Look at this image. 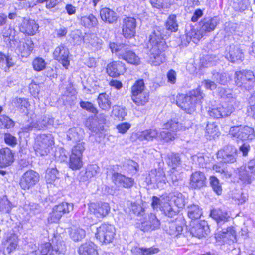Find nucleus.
I'll list each match as a JSON object with an SVG mask.
<instances>
[{
  "instance_id": "15",
  "label": "nucleus",
  "mask_w": 255,
  "mask_h": 255,
  "mask_svg": "<svg viewBox=\"0 0 255 255\" xmlns=\"http://www.w3.org/2000/svg\"><path fill=\"white\" fill-rule=\"evenodd\" d=\"M16 33V30L11 26L5 27L1 32L4 42L8 47L13 49H15L17 43Z\"/></svg>"
},
{
  "instance_id": "49",
  "label": "nucleus",
  "mask_w": 255,
  "mask_h": 255,
  "mask_svg": "<svg viewBox=\"0 0 255 255\" xmlns=\"http://www.w3.org/2000/svg\"><path fill=\"white\" fill-rule=\"evenodd\" d=\"M212 79L216 83L221 85H226L228 82L227 75L225 73H219L214 71L212 73Z\"/></svg>"
},
{
  "instance_id": "6",
  "label": "nucleus",
  "mask_w": 255,
  "mask_h": 255,
  "mask_svg": "<svg viewBox=\"0 0 255 255\" xmlns=\"http://www.w3.org/2000/svg\"><path fill=\"white\" fill-rule=\"evenodd\" d=\"M114 227L108 224H103L97 228L96 238L102 244H107L112 242L115 234Z\"/></svg>"
},
{
  "instance_id": "54",
  "label": "nucleus",
  "mask_w": 255,
  "mask_h": 255,
  "mask_svg": "<svg viewBox=\"0 0 255 255\" xmlns=\"http://www.w3.org/2000/svg\"><path fill=\"white\" fill-rule=\"evenodd\" d=\"M145 85L143 80H139L135 82L131 87V95H137L138 94L145 91Z\"/></svg>"
},
{
  "instance_id": "50",
  "label": "nucleus",
  "mask_w": 255,
  "mask_h": 255,
  "mask_svg": "<svg viewBox=\"0 0 255 255\" xmlns=\"http://www.w3.org/2000/svg\"><path fill=\"white\" fill-rule=\"evenodd\" d=\"M218 93L222 98L231 100L235 99V95L233 93L232 90L230 89H225L223 87H218Z\"/></svg>"
},
{
  "instance_id": "46",
  "label": "nucleus",
  "mask_w": 255,
  "mask_h": 255,
  "mask_svg": "<svg viewBox=\"0 0 255 255\" xmlns=\"http://www.w3.org/2000/svg\"><path fill=\"white\" fill-rule=\"evenodd\" d=\"M53 119L49 115H44L36 122V128L40 130L48 125H52Z\"/></svg>"
},
{
  "instance_id": "1",
  "label": "nucleus",
  "mask_w": 255,
  "mask_h": 255,
  "mask_svg": "<svg viewBox=\"0 0 255 255\" xmlns=\"http://www.w3.org/2000/svg\"><path fill=\"white\" fill-rule=\"evenodd\" d=\"M178 25L175 15L169 16L166 22V29L161 27H156L150 36L148 47L149 52L150 61L153 65L161 64L165 61L164 51L167 48L164 37L166 36L167 31L175 32L177 31Z\"/></svg>"
},
{
  "instance_id": "16",
  "label": "nucleus",
  "mask_w": 255,
  "mask_h": 255,
  "mask_svg": "<svg viewBox=\"0 0 255 255\" xmlns=\"http://www.w3.org/2000/svg\"><path fill=\"white\" fill-rule=\"evenodd\" d=\"M160 222L154 214L149 215L148 218L138 224V227L144 232L154 230L159 228Z\"/></svg>"
},
{
  "instance_id": "12",
  "label": "nucleus",
  "mask_w": 255,
  "mask_h": 255,
  "mask_svg": "<svg viewBox=\"0 0 255 255\" xmlns=\"http://www.w3.org/2000/svg\"><path fill=\"white\" fill-rule=\"evenodd\" d=\"M89 209L96 217L102 218L108 214L110 207L108 203L105 202L91 203L89 204Z\"/></svg>"
},
{
  "instance_id": "9",
  "label": "nucleus",
  "mask_w": 255,
  "mask_h": 255,
  "mask_svg": "<svg viewBox=\"0 0 255 255\" xmlns=\"http://www.w3.org/2000/svg\"><path fill=\"white\" fill-rule=\"evenodd\" d=\"M19 243L18 236L15 234L3 238L1 246V251L5 255L10 254L17 248Z\"/></svg>"
},
{
  "instance_id": "40",
  "label": "nucleus",
  "mask_w": 255,
  "mask_h": 255,
  "mask_svg": "<svg viewBox=\"0 0 255 255\" xmlns=\"http://www.w3.org/2000/svg\"><path fill=\"white\" fill-rule=\"evenodd\" d=\"M183 230V226L176 221L169 223L168 229L167 231L170 235L178 237L182 233Z\"/></svg>"
},
{
  "instance_id": "61",
  "label": "nucleus",
  "mask_w": 255,
  "mask_h": 255,
  "mask_svg": "<svg viewBox=\"0 0 255 255\" xmlns=\"http://www.w3.org/2000/svg\"><path fill=\"white\" fill-rule=\"evenodd\" d=\"M112 114L119 120H123L127 115V112L125 108L115 105L113 107Z\"/></svg>"
},
{
  "instance_id": "48",
  "label": "nucleus",
  "mask_w": 255,
  "mask_h": 255,
  "mask_svg": "<svg viewBox=\"0 0 255 255\" xmlns=\"http://www.w3.org/2000/svg\"><path fill=\"white\" fill-rule=\"evenodd\" d=\"M15 106L19 109L21 113L27 114V107L29 106L28 102L24 98H16L14 100Z\"/></svg>"
},
{
  "instance_id": "44",
  "label": "nucleus",
  "mask_w": 255,
  "mask_h": 255,
  "mask_svg": "<svg viewBox=\"0 0 255 255\" xmlns=\"http://www.w3.org/2000/svg\"><path fill=\"white\" fill-rule=\"evenodd\" d=\"M12 208L11 202L7 199L6 196L0 197V212L9 213Z\"/></svg>"
},
{
  "instance_id": "63",
  "label": "nucleus",
  "mask_w": 255,
  "mask_h": 255,
  "mask_svg": "<svg viewBox=\"0 0 255 255\" xmlns=\"http://www.w3.org/2000/svg\"><path fill=\"white\" fill-rule=\"evenodd\" d=\"M169 180L172 183L173 185L175 186H178L182 180L180 174L175 170H172L169 175Z\"/></svg>"
},
{
  "instance_id": "25",
  "label": "nucleus",
  "mask_w": 255,
  "mask_h": 255,
  "mask_svg": "<svg viewBox=\"0 0 255 255\" xmlns=\"http://www.w3.org/2000/svg\"><path fill=\"white\" fill-rule=\"evenodd\" d=\"M244 54L242 50L238 46L232 45L230 46L229 52L226 58L232 62H238L242 61Z\"/></svg>"
},
{
  "instance_id": "13",
  "label": "nucleus",
  "mask_w": 255,
  "mask_h": 255,
  "mask_svg": "<svg viewBox=\"0 0 255 255\" xmlns=\"http://www.w3.org/2000/svg\"><path fill=\"white\" fill-rule=\"evenodd\" d=\"M136 20L132 17H126L123 20L122 33L127 39L131 38L136 33Z\"/></svg>"
},
{
  "instance_id": "35",
  "label": "nucleus",
  "mask_w": 255,
  "mask_h": 255,
  "mask_svg": "<svg viewBox=\"0 0 255 255\" xmlns=\"http://www.w3.org/2000/svg\"><path fill=\"white\" fill-rule=\"evenodd\" d=\"M187 210L188 216L192 220L198 219L202 214V210L198 205H191L188 206Z\"/></svg>"
},
{
  "instance_id": "23",
  "label": "nucleus",
  "mask_w": 255,
  "mask_h": 255,
  "mask_svg": "<svg viewBox=\"0 0 255 255\" xmlns=\"http://www.w3.org/2000/svg\"><path fill=\"white\" fill-rule=\"evenodd\" d=\"M125 70L124 64L121 61L112 62L107 67V72L111 77H118L124 73Z\"/></svg>"
},
{
  "instance_id": "7",
  "label": "nucleus",
  "mask_w": 255,
  "mask_h": 255,
  "mask_svg": "<svg viewBox=\"0 0 255 255\" xmlns=\"http://www.w3.org/2000/svg\"><path fill=\"white\" fill-rule=\"evenodd\" d=\"M237 150L232 145L228 144L224 146L217 152V158L224 163H233L236 161Z\"/></svg>"
},
{
  "instance_id": "31",
  "label": "nucleus",
  "mask_w": 255,
  "mask_h": 255,
  "mask_svg": "<svg viewBox=\"0 0 255 255\" xmlns=\"http://www.w3.org/2000/svg\"><path fill=\"white\" fill-rule=\"evenodd\" d=\"M159 134L158 130L155 128L146 129L137 134L138 139L143 141H152L157 138Z\"/></svg>"
},
{
  "instance_id": "19",
  "label": "nucleus",
  "mask_w": 255,
  "mask_h": 255,
  "mask_svg": "<svg viewBox=\"0 0 255 255\" xmlns=\"http://www.w3.org/2000/svg\"><path fill=\"white\" fill-rule=\"evenodd\" d=\"M38 28L39 25L35 20L24 19L20 26V31L28 35H34L38 31Z\"/></svg>"
},
{
  "instance_id": "57",
  "label": "nucleus",
  "mask_w": 255,
  "mask_h": 255,
  "mask_svg": "<svg viewBox=\"0 0 255 255\" xmlns=\"http://www.w3.org/2000/svg\"><path fill=\"white\" fill-rule=\"evenodd\" d=\"M127 46L123 44L117 45L115 43H111L109 44V48H110L112 52L115 53L119 57H121V54H122L124 51L125 50Z\"/></svg>"
},
{
  "instance_id": "43",
  "label": "nucleus",
  "mask_w": 255,
  "mask_h": 255,
  "mask_svg": "<svg viewBox=\"0 0 255 255\" xmlns=\"http://www.w3.org/2000/svg\"><path fill=\"white\" fill-rule=\"evenodd\" d=\"M131 99L134 103L136 105H143L149 99V95L148 93L145 91L138 94L137 95H131Z\"/></svg>"
},
{
  "instance_id": "53",
  "label": "nucleus",
  "mask_w": 255,
  "mask_h": 255,
  "mask_svg": "<svg viewBox=\"0 0 255 255\" xmlns=\"http://www.w3.org/2000/svg\"><path fill=\"white\" fill-rule=\"evenodd\" d=\"M186 40L188 42L191 40L195 42L196 40H199L202 37V35L200 33V32L196 31L195 29H190L188 30L186 29Z\"/></svg>"
},
{
  "instance_id": "33",
  "label": "nucleus",
  "mask_w": 255,
  "mask_h": 255,
  "mask_svg": "<svg viewBox=\"0 0 255 255\" xmlns=\"http://www.w3.org/2000/svg\"><path fill=\"white\" fill-rule=\"evenodd\" d=\"M54 251L59 254L61 253L59 248L53 250L50 243L45 242L41 244L39 246L38 250L34 252H37V255H52Z\"/></svg>"
},
{
  "instance_id": "2",
  "label": "nucleus",
  "mask_w": 255,
  "mask_h": 255,
  "mask_svg": "<svg viewBox=\"0 0 255 255\" xmlns=\"http://www.w3.org/2000/svg\"><path fill=\"white\" fill-rule=\"evenodd\" d=\"M204 94L200 89L191 91L187 95L181 94L177 97L176 104L188 114H191L196 109L198 103L204 98Z\"/></svg>"
},
{
  "instance_id": "30",
  "label": "nucleus",
  "mask_w": 255,
  "mask_h": 255,
  "mask_svg": "<svg viewBox=\"0 0 255 255\" xmlns=\"http://www.w3.org/2000/svg\"><path fill=\"white\" fill-rule=\"evenodd\" d=\"M119 59L124 60L133 65H138L140 63V59L138 56L134 52L129 50L127 46L122 54H121Z\"/></svg>"
},
{
  "instance_id": "24",
  "label": "nucleus",
  "mask_w": 255,
  "mask_h": 255,
  "mask_svg": "<svg viewBox=\"0 0 255 255\" xmlns=\"http://www.w3.org/2000/svg\"><path fill=\"white\" fill-rule=\"evenodd\" d=\"M219 22L217 17H208L202 19L200 22V32H210L213 31Z\"/></svg>"
},
{
  "instance_id": "22",
  "label": "nucleus",
  "mask_w": 255,
  "mask_h": 255,
  "mask_svg": "<svg viewBox=\"0 0 255 255\" xmlns=\"http://www.w3.org/2000/svg\"><path fill=\"white\" fill-rule=\"evenodd\" d=\"M84 42L93 50H100L103 44L102 39L94 34H88L83 38Z\"/></svg>"
},
{
  "instance_id": "4",
  "label": "nucleus",
  "mask_w": 255,
  "mask_h": 255,
  "mask_svg": "<svg viewBox=\"0 0 255 255\" xmlns=\"http://www.w3.org/2000/svg\"><path fill=\"white\" fill-rule=\"evenodd\" d=\"M229 135L237 140H252L255 137L254 129L248 126H234L229 130Z\"/></svg>"
},
{
  "instance_id": "42",
  "label": "nucleus",
  "mask_w": 255,
  "mask_h": 255,
  "mask_svg": "<svg viewBox=\"0 0 255 255\" xmlns=\"http://www.w3.org/2000/svg\"><path fill=\"white\" fill-rule=\"evenodd\" d=\"M171 197L175 205L179 208H183L185 205V197L181 193L173 192L171 194Z\"/></svg>"
},
{
  "instance_id": "51",
  "label": "nucleus",
  "mask_w": 255,
  "mask_h": 255,
  "mask_svg": "<svg viewBox=\"0 0 255 255\" xmlns=\"http://www.w3.org/2000/svg\"><path fill=\"white\" fill-rule=\"evenodd\" d=\"M85 150V143L84 142L77 143L71 150V154L79 157H83V153Z\"/></svg>"
},
{
  "instance_id": "36",
  "label": "nucleus",
  "mask_w": 255,
  "mask_h": 255,
  "mask_svg": "<svg viewBox=\"0 0 255 255\" xmlns=\"http://www.w3.org/2000/svg\"><path fill=\"white\" fill-rule=\"evenodd\" d=\"M250 6L249 0H233L232 6L237 12H243L247 10Z\"/></svg>"
},
{
  "instance_id": "60",
  "label": "nucleus",
  "mask_w": 255,
  "mask_h": 255,
  "mask_svg": "<svg viewBox=\"0 0 255 255\" xmlns=\"http://www.w3.org/2000/svg\"><path fill=\"white\" fill-rule=\"evenodd\" d=\"M166 202L163 196L158 198L154 196L152 198L151 206L153 209L158 210L159 209L161 211L164 203Z\"/></svg>"
},
{
  "instance_id": "56",
  "label": "nucleus",
  "mask_w": 255,
  "mask_h": 255,
  "mask_svg": "<svg viewBox=\"0 0 255 255\" xmlns=\"http://www.w3.org/2000/svg\"><path fill=\"white\" fill-rule=\"evenodd\" d=\"M161 211L166 216L169 218H174L177 215V212L167 202L164 203Z\"/></svg>"
},
{
  "instance_id": "26",
  "label": "nucleus",
  "mask_w": 255,
  "mask_h": 255,
  "mask_svg": "<svg viewBox=\"0 0 255 255\" xmlns=\"http://www.w3.org/2000/svg\"><path fill=\"white\" fill-rule=\"evenodd\" d=\"M216 235V238L222 239L224 242H227L229 244L234 242L236 240V231L233 227L223 229Z\"/></svg>"
},
{
  "instance_id": "27",
  "label": "nucleus",
  "mask_w": 255,
  "mask_h": 255,
  "mask_svg": "<svg viewBox=\"0 0 255 255\" xmlns=\"http://www.w3.org/2000/svg\"><path fill=\"white\" fill-rule=\"evenodd\" d=\"M79 255H98L96 245L92 242H87L79 247Z\"/></svg>"
},
{
  "instance_id": "37",
  "label": "nucleus",
  "mask_w": 255,
  "mask_h": 255,
  "mask_svg": "<svg viewBox=\"0 0 255 255\" xmlns=\"http://www.w3.org/2000/svg\"><path fill=\"white\" fill-rule=\"evenodd\" d=\"M67 138L68 140L73 142H80L83 138L82 132L79 129L73 128L69 129L67 132Z\"/></svg>"
},
{
  "instance_id": "11",
  "label": "nucleus",
  "mask_w": 255,
  "mask_h": 255,
  "mask_svg": "<svg viewBox=\"0 0 255 255\" xmlns=\"http://www.w3.org/2000/svg\"><path fill=\"white\" fill-rule=\"evenodd\" d=\"M166 181L165 173L161 169L151 170L146 177V182L148 184L155 183L158 187L165 184Z\"/></svg>"
},
{
  "instance_id": "32",
  "label": "nucleus",
  "mask_w": 255,
  "mask_h": 255,
  "mask_svg": "<svg viewBox=\"0 0 255 255\" xmlns=\"http://www.w3.org/2000/svg\"><path fill=\"white\" fill-rule=\"evenodd\" d=\"M100 16L104 21L108 23L116 22L118 18L117 14L115 11L106 7L101 10Z\"/></svg>"
},
{
  "instance_id": "34",
  "label": "nucleus",
  "mask_w": 255,
  "mask_h": 255,
  "mask_svg": "<svg viewBox=\"0 0 255 255\" xmlns=\"http://www.w3.org/2000/svg\"><path fill=\"white\" fill-rule=\"evenodd\" d=\"M97 102L99 107L102 110L108 111L110 109L112 103L110 98L106 93L99 94Z\"/></svg>"
},
{
  "instance_id": "41",
  "label": "nucleus",
  "mask_w": 255,
  "mask_h": 255,
  "mask_svg": "<svg viewBox=\"0 0 255 255\" xmlns=\"http://www.w3.org/2000/svg\"><path fill=\"white\" fill-rule=\"evenodd\" d=\"M163 128L170 129L172 131H177L179 130H185L186 127L183 126L182 124L179 123L177 120L174 119L168 121L166 123L164 124Z\"/></svg>"
},
{
  "instance_id": "5",
  "label": "nucleus",
  "mask_w": 255,
  "mask_h": 255,
  "mask_svg": "<svg viewBox=\"0 0 255 255\" xmlns=\"http://www.w3.org/2000/svg\"><path fill=\"white\" fill-rule=\"evenodd\" d=\"M235 82L238 87L249 90L255 84V76L251 70L236 71L235 73Z\"/></svg>"
},
{
  "instance_id": "59",
  "label": "nucleus",
  "mask_w": 255,
  "mask_h": 255,
  "mask_svg": "<svg viewBox=\"0 0 255 255\" xmlns=\"http://www.w3.org/2000/svg\"><path fill=\"white\" fill-rule=\"evenodd\" d=\"M210 184L213 191L218 195L222 193V187L219 183V180L214 176H211L210 178Z\"/></svg>"
},
{
  "instance_id": "21",
  "label": "nucleus",
  "mask_w": 255,
  "mask_h": 255,
  "mask_svg": "<svg viewBox=\"0 0 255 255\" xmlns=\"http://www.w3.org/2000/svg\"><path fill=\"white\" fill-rule=\"evenodd\" d=\"M14 161V155L9 148L0 149V167L3 168L9 166Z\"/></svg>"
},
{
  "instance_id": "64",
  "label": "nucleus",
  "mask_w": 255,
  "mask_h": 255,
  "mask_svg": "<svg viewBox=\"0 0 255 255\" xmlns=\"http://www.w3.org/2000/svg\"><path fill=\"white\" fill-rule=\"evenodd\" d=\"M218 126L214 123H208L206 127V133L210 137H214L219 132Z\"/></svg>"
},
{
  "instance_id": "10",
  "label": "nucleus",
  "mask_w": 255,
  "mask_h": 255,
  "mask_svg": "<svg viewBox=\"0 0 255 255\" xmlns=\"http://www.w3.org/2000/svg\"><path fill=\"white\" fill-rule=\"evenodd\" d=\"M235 108L231 103H225L224 105L208 111L209 116L213 118H225L230 116Z\"/></svg>"
},
{
  "instance_id": "17",
  "label": "nucleus",
  "mask_w": 255,
  "mask_h": 255,
  "mask_svg": "<svg viewBox=\"0 0 255 255\" xmlns=\"http://www.w3.org/2000/svg\"><path fill=\"white\" fill-rule=\"evenodd\" d=\"M210 216L216 221L219 226L231 219L230 215L227 211L220 208L212 209L210 212Z\"/></svg>"
},
{
  "instance_id": "20",
  "label": "nucleus",
  "mask_w": 255,
  "mask_h": 255,
  "mask_svg": "<svg viewBox=\"0 0 255 255\" xmlns=\"http://www.w3.org/2000/svg\"><path fill=\"white\" fill-rule=\"evenodd\" d=\"M112 179L115 184H118L125 188H130L134 183V179L132 178L126 177L117 172L113 174Z\"/></svg>"
},
{
  "instance_id": "62",
  "label": "nucleus",
  "mask_w": 255,
  "mask_h": 255,
  "mask_svg": "<svg viewBox=\"0 0 255 255\" xmlns=\"http://www.w3.org/2000/svg\"><path fill=\"white\" fill-rule=\"evenodd\" d=\"M150 1L154 7L159 9L168 8L171 0H150Z\"/></svg>"
},
{
  "instance_id": "58",
  "label": "nucleus",
  "mask_w": 255,
  "mask_h": 255,
  "mask_svg": "<svg viewBox=\"0 0 255 255\" xmlns=\"http://www.w3.org/2000/svg\"><path fill=\"white\" fill-rule=\"evenodd\" d=\"M58 171L56 168H48L47 169L45 179L48 183H52L57 178Z\"/></svg>"
},
{
  "instance_id": "28",
  "label": "nucleus",
  "mask_w": 255,
  "mask_h": 255,
  "mask_svg": "<svg viewBox=\"0 0 255 255\" xmlns=\"http://www.w3.org/2000/svg\"><path fill=\"white\" fill-rule=\"evenodd\" d=\"M31 41L22 39L21 40H17V43L16 47L18 51L20 53L23 57H27L30 54L31 51L33 50V46Z\"/></svg>"
},
{
  "instance_id": "47",
  "label": "nucleus",
  "mask_w": 255,
  "mask_h": 255,
  "mask_svg": "<svg viewBox=\"0 0 255 255\" xmlns=\"http://www.w3.org/2000/svg\"><path fill=\"white\" fill-rule=\"evenodd\" d=\"M97 18L92 14L83 16L81 18V23L86 27L91 28L94 27L97 24Z\"/></svg>"
},
{
  "instance_id": "29",
  "label": "nucleus",
  "mask_w": 255,
  "mask_h": 255,
  "mask_svg": "<svg viewBox=\"0 0 255 255\" xmlns=\"http://www.w3.org/2000/svg\"><path fill=\"white\" fill-rule=\"evenodd\" d=\"M70 238L74 242L81 241L86 236L85 231L78 227L72 226L68 229Z\"/></svg>"
},
{
  "instance_id": "3",
  "label": "nucleus",
  "mask_w": 255,
  "mask_h": 255,
  "mask_svg": "<svg viewBox=\"0 0 255 255\" xmlns=\"http://www.w3.org/2000/svg\"><path fill=\"white\" fill-rule=\"evenodd\" d=\"M54 144L53 137L50 134H40L37 137L34 150L37 155H47Z\"/></svg>"
},
{
  "instance_id": "45",
  "label": "nucleus",
  "mask_w": 255,
  "mask_h": 255,
  "mask_svg": "<svg viewBox=\"0 0 255 255\" xmlns=\"http://www.w3.org/2000/svg\"><path fill=\"white\" fill-rule=\"evenodd\" d=\"M82 158L74 155L70 156L69 167L73 170H79L83 166Z\"/></svg>"
},
{
  "instance_id": "39",
  "label": "nucleus",
  "mask_w": 255,
  "mask_h": 255,
  "mask_svg": "<svg viewBox=\"0 0 255 255\" xmlns=\"http://www.w3.org/2000/svg\"><path fill=\"white\" fill-rule=\"evenodd\" d=\"M165 160L168 166L172 168V170H175L181 163L179 155L174 153H168Z\"/></svg>"
},
{
  "instance_id": "18",
  "label": "nucleus",
  "mask_w": 255,
  "mask_h": 255,
  "mask_svg": "<svg viewBox=\"0 0 255 255\" xmlns=\"http://www.w3.org/2000/svg\"><path fill=\"white\" fill-rule=\"evenodd\" d=\"M206 178L204 173L200 171L193 173L190 179V187L192 189H200L205 186Z\"/></svg>"
},
{
  "instance_id": "38",
  "label": "nucleus",
  "mask_w": 255,
  "mask_h": 255,
  "mask_svg": "<svg viewBox=\"0 0 255 255\" xmlns=\"http://www.w3.org/2000/svg\"><path fill=\"white\" fill-rule=\"evenodd\" d=\"M64 214V205L62 204L57 206H55L53 209L52 212L50 214L49 220L52 222H57L62 217Z\"/></svg>"
},
{
  "instance_id": "52",
  "label": "nucleus",
  "mask_w": 255,
  "mask_h": 255,
  "mask_svg": "<svg viewBox=\"0 0 255 255\" xmlns=\"http://www.w3.org/2000/svg\"><path fill=\"white\" fill-rule=\"evenodd\" d=\"M252 175L249 170H246L245 167H241L239 171V176L241 180L244 183L250 184L252 181Z\"/></svg>"
},
{
  "instance_id": "14",
  "label": "nucleus",
  "mask_w": 255,
  "mask_h": 255,
  "mask_svg": "<svg viewBox=\"0 0 255 255\" xmlns=\"http://www.w3.org/2000/svg\"><path fill=\"white\" fill-rule=\"evenodd\" d=\"M190 225L191 227L190 229V232L193 236L200 238L207 235L209 232L208 224L204 220L196 223L195 221H192Z\"/></svg>"
},
{
  "instance_id": "8",
  "label": "nucleus",
  "mask_w": 255,
  "mask_h": 255,
  "mask_svg": "<svg viewBox=\"0 0 255 255\" xmlns=\"http://www.w3.org/2000/svg\"><path fill=\"white\" fill-rule=\"evenodd\" d=\"M39 180V175L36 172L29 170L21 176L19 185L23 190H28L34 186Z\"/></svg>"
},
{
  "instance_id": "55",
  "label": "nucleus",
  "mask_w": 255,
  "mask_h": 255,
  "mask_svg": "<svg viewBox=\"0 0 255 255\" xmlns=\"http://www.w3.org/2000/svg\"><path fill=\"white\" fill-rule=\"evenodd\" d=\"M53 57L55 60L64 66V45L61 44L57 47L53 52Z\"/></svg>"
}]
</instances>
